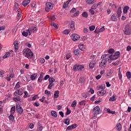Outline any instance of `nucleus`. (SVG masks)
Segmentation results:
<instances>
[{"label": "nucleus", "instance_id": "obj_9", "mask_svg": "<svg viewBox=\"0 0 131 131\" xmlns=\"http://www.w3.org/2000/svg\"><path fill=\"white\" fill-rule=\"evenodd\" d=\"M23 93H24L23 89H19L18 90L14 92V96H15V97H17V96H22V95H23Z\"/></svg>", "mask_w": 131, "mask_h": 131}, {"label": "nucleus", "instance_id": "obj_42", "mask_svg": "<svg viewBox=\"0 0 131 131\" xmlns=\"http://www.w3.org/2000/svg\"><path fill=\"white\" fill-rule=\"evenodd\" d=\"M49 83H53L55 82V79L53 77H50L49 79Z\"/></svg>", "mask_w": 131, "mask_h": 131}, {"label": "nucleus", "instance_id": "obj_33", "mask_svg": "<svg viewBox=\"0 0 131 131\" xmlns=\"http://www.w3.org/2000/svg\"><path fill=\"white\" fill-rule=\"evenodd\" d=\"M82 16L84 18H88V17H89V14H88V12L84 11L82 13Z\"/></svg>", "mask_w": 131, "mask_h": 131}, {"label": "nucleus", "instance_id": "obj_23", "mask_svg": "<svg viewBox=\"0 0 131 131\" xmlns=\"http://www.w3.org/2000/svg\"><path fill=\"white\" fill-rule=\"evenodd\" d=\"M81 96L83 99H86V98L89 97V93H88V92H84L81 94Z\"/></svg>", "mask_w": 131, "mask_h": 131}, {"label": "nucleus", "instance_id": "obj_16", "mask_svg": "<svg viewBox=\"0 0 131 131\" xmlns=\"http://www.w3.org/2000/svg\"><path fill=\"white\" fill-rule=\"evenodd\" d=\"M13 45L15 49V51H18V50L19 49V42H18V41L17 40L14 41Z\"/></svg>", "mask_w": 131, "mask_h": 131}, {"label": "nucleus", "instance_id": "obj_18", "mask_svg": "<svg viewBox=\"0 0 131 131\" xmlns=\"http://www.w3.org/2000/svg\"><path fill=\"white\" fill-rule=\"evenodd\" d=\"M95 65H96V61H92L89 63L90 69H93L94 67H95Z\"/></svg>", "mask_w": 131, "mask_h": 131}, {"label": "nucleus", "instance_id": "obj_61", "mask_svg": "<svg viewBox=\"0 0 131 131\" xmlns=\"http://www.w3.org/2000/svg\"><path fill=\"white\" fill-rule=\"evenodd\" d=\"M36 98H37V95H35L31 98V101H35L36 100Z\"/></svg>", "mask_w": 131, "mask_h": 131}, {"label": "nucleus", "instance_id": "obj_44", "mask_svg": "<svg viewBox=\"0 0 131 131\" xmlns=\"http://www.w3.org/2000/svg\"><path fill=\"white\" fill-rule=\"evenodd\" d=\"M19 88H20V82H18L15 87H14V90H17V89H19Z\"/></svg>", "mask_w": 131, "mask_h": 131}, {"label": "nucleus", "instance_id": "obj_24", "mask_svg": "<svg viewBox=\"0 0 131 131\" xmlns=\"http://www.w3.org/2000/svg\"><path fill=\"white\" fill-rule=\"evenodd\" d=\"M116 128L117 129V130H118V131H120L121 130V124L120 123H118L117 124L116 126Z\"/></svg>", "mask_w": 131, "mask_h": 131}, {"label": "nucleus", "instance_id": "obj_36", "mask_svg": "<svg viewBox=\"0 0 131 131\" xmlns=\"http://www.w3.org/2000/svg\"><path fill=\"white\" fill-rule=\"evenodd\" d=\"M80 106H85V100H82L79 102Z\"/></svg>", "mask_w": 131, "mask_h": 131}, {"label": "nucleus", "instance_id": "obj_39", "mask_svg": "<svg viewBox=\"0 0 131 131\" xmlns=\"http://www.w3.org/2000/svg\"><path fill=\"white\" fill-rule=\"evenodd\" d=\"M50 24L51 26H53L54 27H55V28H56V29H58V25L55 24V23L54 22H51Z\"/></svg>", "mask_w": 131, "mask_h": 131}, {"label": "nucleus", "instance_id": "obj_30", "mask_svg": "<svg viewBox=\"0 0 131 131\" xmlns=\"http://www.w3.org/2000/svg\"><path fill=\"white\" fill-rule=\"evenodd\" d=\"M9 120L12 122L15 120V118L14 117V114H10V115L9 116Z\"/></svg>", "mask_w": 131, "mask_h": 131}, {"label": "nucleus", "instance_id": "obj_13", "mask_svg": "<svg viewBox=\"0 0 131 131\" xmlns=\"http://www.w3.org/2000/svg\"><path fill=\"white\" fill-rule=\"evenodd\" d=\"M79 82L81 85H84L85 83V78L84 77H81L79 78Z\"/></svg>", "mask_w": 131, "mask_h": 131}, {"label": "nucleus", "instance_id": "obj_25", "mask_svg": "<svg viewBox=\"0 0 131 131\" xmlns=\"http://www.w3.org/2000/svg\"><path fill=\"white\" fill-rule=\"evenodd\" d=\"M11 57V53L7 52L6 54L3 56L4 59H7V58H9Z\"/></svg>", "mask_w": 131, "mask_h": 131}, {"label": "nucleus", "instance_id": "obj_40", "mask_svg": "<svg viewBox=\"0 0 131 131\" xmlns=\"http://www.w3.org/2000/svg\"><path fill=\"white\" fill-rule=\"evenodd\" d=\"M97 90H105V85H101L99 86H98L97 88Z\"/></svg>", "mask_w": 131, "mask_h": 131}, {"label": "nucleus", "instance_id": "obj_27", "mask_svg": "<svg viewBox=\"0 0 131 131\" xmlns=\"http://www.w3.org/2000/svg\"><path fill=\"white\" fill-rule=\"evenodd\" d=\"M129 10V7L128 6H125L123 8V13L124 14H126L127 13V11Z\"/></svg>", "mask_w": 131, "mask_h": 131}, {"label": "nucleus", "instance_id": "obj_1", "mask_svg": "<svg viewBox=\"0 0 131 131\" xmlns=\"http://www.w3.org/2000/svg\"><path fill=\"white\" fill-rule=\"evenodd\" d=\"M23 55L26 57V58H28V59H32L33 58V52L30 49L25 48L23 51Z\"/></svg>", "mask_w": 131, "mask_h": 131}, {"label": "nucleus", "instance_id": "obj_29", "mask_svg": "<svg viewBox=\"0 0 131 131\" xmlns=\"http://www.w3.org/2000/svg\"><path fill=\"white\" fill-rule=\"evenodd\" d=\"M51 114L52 116H53V117H57V112L55 111H52L51 112Z\"/></svg>", "mask_w": 131, "mask_h": 131}, {"label": "nucleus", "instance_id": "obj_28", "mask_svg": "<svg viewBox=\"0 0 131 131\" xmlns=\"http://www.w3.org/2000/svg\"><path fill=\"white\" fill-rule=\"evenodd\" d=\"M79 49H80L81 51H84V50L85 49V47L84 45L80 44L79 45Z\"/></svg>", "mask_w": 131, "mask_h": 131}, {"label": "nucleus", "instance_id": "obj_53", "mask_svg": "<svg viewBox=\"0 0 131 131\" xmlns=\"http://www.w3.org/2000/svg\"><path fill=\"white\" fill-rule=\"evenodd\" d=\"M18 13L17 14V19H18V20H20V19H21V13L19 12L18 10Z\"/></svg>", "mask_w": 131, "mask_h": 131}, {"label": "nucleus", "instance_id": "obj_8", "mask_svg": "<svg viewBox=\"0 0 131 131\" xmlns=\"http://www.w3.org/2000/svg\"><path fill=\"white\" fill-rule=\"evenodd\" d=\"M71 38L73 41H76V40H78L80 38V36L77 34H73L71 35Z\"/></svg>", "mask_w": 131, "mask_h": 131}, {"label": "nucleus", "instance_id": "obj_35", "mask_svg": "<svg viewBox=\"0 0 131 131\" xmlns=\"http://www.w3.org/2000/svg\"><path fill=\"white\" fill-rule=\"evenodd\" d=\"M76 105H77V102L76 101V100H74V101H73L71 104V107H73V108H74L76 107Z\"/></svg>", "mask_w": 131, "mask_h": 131}, {"label": "nucleus", "instance_id": "obj_50", "mask_svg": "<svg viewBox=\"0 0 131 131\" xmlns=\"http://www.w3.org/2000/svg\"><path fill=\"white\" fill-rule=\"evenodd\" d=\"M97 8H98V5H97V4H93L91 9L92 10H96Z\"/></svg>", "mask_w": 131, "mask_h": 131}, {"label": "nucleus", "instance_id": "obj_31", "mask_svg": "<svg viewBox=\"0 0 131 131\" xmlns=\"http://www.w3.org/2000/svg\"><path fill=\"white\" fill-rule=\"evenodd\" d=\"M13 100L14 101V102H20L21 98L18 96L17 97H14Z\"/></svg>", "mask_w": 131, "mask_h": 131}, {"label": "nucleus", "instance_id": "obj_38", "mask_svg": "<svg viewBox=\"0 0 131 131\" xmlns=\"http://www.w3.org/2000/svg\"><path fill=\"white\" fill-rule=\"evenodd\" d=\"M63 34H65L66 35H68L69 33H70V30H65L63 31Z\"/></svg>", "mask_w": 131, "mask_h": 131}, {"label": "nucleus", "instance_id": "obj_48", "mask_svg": "<svg viewBox=\"0 0 131 131\" xmlns=\"http://www.w3.org/2000/svg\"><path fill=\"white\" fill-rule=\"evenodd\" d=\"M54 86V83H49V85H48V89H49V90H52V88Z\"/></svg>", "mask_w": 131, "mask_h": 131}, {"label": "nucleus", "instance_id": "obj_32", "mask_svg": "<svg viewBox=\"0 0 131 131\" xmlns=\"http://www.w3.org/2000/svg\"><path fill=\"white\" fill-rule=\"evenodd\" d=\"M54 98H58L59 97V91H55L54 94Z\"/></svg>", "mask_w": 131, "mask_h": 131}, {"label": "nucleus", "instance_id": "obj_19", "mask_svg": "<svg viewBox=\"0 0 131 131\" xmlns=\"http://www.w3.org/2000/svg\"><path fill=\"white\" fill-rule=\"evenodd\" d=\"M71 2V0H69L67 1L66 2L64 3L62 6L63 9H66L67 7H68V5H69V3Z\"/></svg>", "mask_w": 131, "mask_h": 131}, {"label": "nucleus", "instance_id": "obj_59", "mask_svg": "<svg viewBox=\"0 0 131 131\" xmlns=\"http://www.w3.org/2000/svg\"><path fill=\"white\" fill-rule=\"evenodd\" d=\"M24 98H27L28 97V93L27 91L24 92Z\"/></svg>", "mask_w": 131, "mask_h": 131}, {"label": "nucleus", "instance_id": "obj_12", "mask_svg": "<svg viewBox=\"0 0 131 131\" xmlns=\"http://www.w3.org/2000/svg\"><path fill=\"white\" fill-rule=\"evenodd\" d=\"M34 31H36V27H33L29 28L28 30V32H29V35H31L32 32H34Z\"/></svg>", "mask_w": 131, "mask_h": 131}, {"label": "nucleus", "instance_id": "obj_49", "mask_svg": "<svg viewBox=\"0 0 131 131\" xmlns=\"http://www.w3.org/2000/svg\"><path fill=\"white\" fill-rule=\"evenodd\" d=\"M118 73L119 79H121V78H122V74H121V72L120 71V70H119Z\"/></svg>", "mask_w": 131, "mask_h": 131}, {"label": "nucleus", "instance_id": "obj_3", "mask_svg": "<svg viewBox=\"0 0 131 131\" xmlns=\"http://www.w3.org/2000/svg\"><path fill=\"white\" fill-rule=\"evenodd\" d=\"M74 71H84V66L81 64H76L73 68Z\"/></svg>", "mask_w": 131, "mask_h": 131}, {"label": "nucleus", "instance_id": "obj_22", "mask_svg": "<svg viewBox=\"0 0 131 131\" xmlns=\"http://www.w3.org/2000/svg\"><path fill=\"white\" fill-rule=\"evenodd\" d=\"M36 77H37V73H34L31 75V80H35Z\"/></svg>", "mask_w": 131, "mask_h": 131}, {"label": "nucleus", "instance_id": "obj_15", "mask_svg": "<svg viewBox=\"0 0 131 131\" xmlns=\"http://www.w3.org/2000/svg\"><path fill=\"white\" fill-rule=\"evenodd\" d=\"M97 95L100 97H102L104 95H106V91L105 90H102L101 91H98L97 92Z\"/></svg>", "mask_w": 131, "mask_h": 131}, {"label": "nucleus", "instance_id": "obj_54", "mask_svg": "<svg viewBox=\"0 0 131 131\" xmlns=\"http://www.w3.org/2000/svg\"><path fill=\"white\" fill-rule=\"evenodd\" d=\"M39 62H40V63H45V62H46V60H45L44 58H39Z\"/></svg>", "mask_w": 131, "mask_h": 131}, {"label": "nucleus", "instance_id": "obj_7", "mask_svg": "<svg viewBox=\"0 0 131 131\" xmlns=\"http://www.w3.org/2000/svg\"><path fill=\"white\" fill-rule=\"evenodd\" d=\"M16 110L18 114H19L20 115H22V114H23V108H22L21 104L19 103H17L16 104Z\"/></svg>", "mask_w": 131, "mask_h": 131}, {"label": "nucleus", "instance_id": "obj_51", "mask_svg": "<svg viewBox=\"0 0 131 131\" xmlns=\"http://www.w3.org/2000/svg\"><path fill=\"white\" fill-rule=\"evenodd\" d=\"M113 65H114V66H117V65H119V61L117 60L116 62H113L112 63Z\"/></svg>", "mask_w": 131, "mask_h": 131}, {"label": "nucleus", "instance_id": "obj_21", "mask_svg": "<svg viewBox=\"0 0 131 131\" xmlns=\"http://www.w3.org/2000/svg\"><path fill=\"white\" fill-rule=\"evenodd\" d=\"M15 112H16V106H14L11 108L10 114H15Z\"/></svg>", "mask_w": 131, "mask_h": 131}, {"label": "nucleus", "instance_id": "obj_55", "mask_svg": "<svg viewBox=\"0 0 131 131\" xmlns=\"http://www.w3.org/2000/svg\"><path fill=\"white\" fill-rule=\"evenodd\" d=\"M114 52H115V51H114V49H110L108 51V54H112V53H114Z\"/></svg>", "mask_w": 131, "mask_h": 131}, {"label": "nucleus", "instance_id": "obj_45", "mask_svg": "<svg viewBox=\"0 0 131 131\" xmlns=\"http://www.w3.org/2000/svg\"><path fill=\"white\" fill-rule=\"evenodd\" d=\"M65 124H67V125H69V124L70 123V119L69 118H67L65 121H64Z\"/></svg>", "mask_w": 131, "mask_h": 131}, {"label": "nucleus", "instance_id": "obj_43", "mask_svg": "<svg viewBox=\"0 0 131 131\" xmlns=\"http://www.w3.org/2000/svg\"><path fill=\"white\" fill-rule=\"evenodd\" d=\"M107 112L109 113V114H115V111H112L110 110V108L107 109Z\"/></svg>", "mask_w": 131, "mask_h": 131}, {"label": "nucleus", "instance_id": "obj_62", "mask_svg": "<svg viewBox=\"0 0 131 131\" xmlns=\"http://www.w3.org/2000/svg\"><path fill=\"white\" fill-rule=\"evenodd\" d=\"M6 29V26H3L0 27V31H2V30H5Z\"/></svg>", "mask_w": 131, "mask_h": 131}, {"label": "nucleus", "instance_id": "obj_10", "mask_svg": "<svg viewBox=\"0 0 131 131\" xmlns=\"http://www.w3.org/2000/svg\"><path fill=\"white\" fill-rule=\"evenodd\" d=\"M99 112H100V107H99V106H97L95 107L93 110V114L95 116L98 115V114H99Z\"/></svg>", "mask_w": 131, "mask_h": 131}, {"label": "nucleus", "instance_id": "obj_2", "mask_svg": "<svg viewBox=\"0 0 131 131\" xmlns=\"http://www.w3.org/2000/svg\"><path fill=\"white\" fill-rule=\"evenodd\" d=\"M122 13L121 7H119L117 10V14L114 13L112 15L111 17V21H117L118 18H120V17H121Z\"/></svg>", "mask_w": 131, "mask_h": 131}, {"label": "nucleus", "instance_id": "obj_5", "mask_svg": "<svg viewBox=\"0 0 131 131\" xmlns=\"http://www.w3.org/2000/svg\"><path fill=\"white\" fill-rule=\"evenodd\" d=\"M120 57V52H116L114 54L108 56L110 58L111 60H116Z\"/></svg>", "mask_w": 131, "mask_h": 131}, {"label": "nucleus", "instance_id": "obj_63", "mask_svg": "<svg viewBox=\"0 0 131 131\" xmlns=\"http://www.w3.org/2000/svg\"><path fill=\"white\" fill-rule=\"evenodd\" d=\"M104 30H105V28H104V26H103L102 28H100V29L99 30V33H100V32H103V31H104Z\"/></svg>", "mask_w": 131, "mask_h": 131}, {"label": "nucleus", "instance_id": "obj_47", "mask_svg": "<svg viewBox=\"0 0 131 131\" xmlns=\"http://www.w3.org/2000/svg\"><path fill=\"white\" fill-rule=\"evenodd\" d=\"M95 28H96V27L95 26H91L89 27V30L90 31H94Z\"/></svg>", "mask_w": 131, "mask_h": 131}, {"label": "nucleus", "instance_id": "obj_34", "mask_svg": "<svg viewBox=\"0 0 131 131\" xmlns=\"http://www.w3.org/2000/svg\"><path fill=\"white\" fill-rule=\"evenodd\" d=\"M95 2V0H86V3L88 4V5H93Z\"/></svg>", "mask_w": 131, "mask_h": 131}, {"label": "nucleus", "instance_id": "obj_58", "mask_svg": "<svg viewBox=\"0 0 131 131\" xmlns=\"http://www.w3.org/2000/svg\"><path fill=\"white\" fill-rule=\"evenodd\" d=\"M71 113V111L69 110V108H67V111L66 112V115H69Z\"/></svg>", "mask_w": 131, "mask_h": 131}, {"label": "nucleus", "instance_id": "obj_37", "mask_svg": "<svg viewBox=\"0 0 131 131\" xmlns=\"http://www.w3.org/2000/svg\"><path fill=\"white\" fill-rule=\"evenodd\" d=\"M126 76L127 77L128 79H130L131 78V73L130 72H127Z\"/></svg>", "mask_w": 131, "mask_h": 131}, {"label": "nucleus", "instance_id": "obj_57", "mask_svg": "<svg viewBox=\"0 0 131 131\" xmlns=\"http://www.w3.org/2000/svg\"><path fill=\"white\" fill-rule=\"evenodd\" d=\"M45 94L47 95L48 96H50V95H51V92L48 90H45Z\"/></svg>", "mask_w": 131, "mask_h": 131}, {"label": "nucleus", "instance_id": "obj_41", "mask_svg": "<svg viewBox=\"0 0 131 131\" xmlns=\"http://www.w3.org/2000/svg\"><path fill=\"white\" fill-rule=\"evenodd\" d=\"M28 34H29V32H28V30H27V32L25 31L23 32L22 35L24 36H28Z\"/></svg>", "mask_w": 131, "mask_h": 131}, {"label": "nucleus", "instance_id": "obj_11", "mask_svg": "<svg viewBox=\"0 0 131 131\" xmlns=\"http://www.w3.org/2000/svg\"><path fill=\"white\" fill-rule=\"evenodd\" d=\"M106 64H107V60H106V59H102L99 64V67H101V68H105V67H106Z\"/></svg>", "mask_w": 131, "mask_h": 131}, {"label": "nucleus", "instance_id": "obj_6", "mask_svg": "<svg viewBox=\"0 0 131 131\" xmlns=\"http://www.w3.org/2000/svg\"><path fill=\"white\" fill-rule=\"evenodd\" d=\"M124 34H126V35H130L131 26L129 24L126 25L124 28Z\"/></svg>", "mask_w": 131, "mask_h": 131}, {"label": "nucleus", "instance_id": "obj_46", "mask_svg": "<svg viewBox=\"0 0 131 131\" xmlns=\"http://www.w3.org/2000/svg\"><path fill=\"white\" fill-rule=\"evenodd\" d=\"M55 19H56V18L55 17V15H51L50 16V17L49 18V20L51 22H53V21H54V20H55Z\"/></svg>", "mask_w": 131, "mask_h": 131}, {"label": "nucleus", "instance_id": "obj_14", "mask_svg": "<svg viewBox=\"0 0 131 131\" xmlns=\"http://www.w3.org/2000/svg\"><path fill=\"white\" fill-rule=\"evenodd\" d=\"M69 26L73 31L75 30V22H74V21L72 20L71 21V24L69 25Z\"/></svg>", "mask_w": 131, "mask_h": 131}, {"label": "nucleus", "instance_id": "obj_26", "mask_svg": "<svg viewBox=\"0 0 131 131\" xmlns=\"http://www.w3.org/2000/svg\"><path fill=\"white\" fill-rule=\"evenodd\" d=\"M116 96L115 95H113L112 97L110 98L109 101L111 102H113V101H116V98H115Z\"/></svg>", "mask_w": 131, "mask_h": 131}, {"label": "nucleus", "instance_id": "obj_20", "mask_svg": "<svg viewBox=\"0 0 131 131\" xmlns=\"http://www.w3.org/2000/svg\"><path fill=\"white\" fill-rule=\"evenodd\" d=\"M38 131H42L43 129V127L40 124V122H38V127H37Z\"/></svg>", "mask_w": 131, "mask_h": 131}, {"label": "nucleus", "instance_id": "obj_56", "mask_svg": "<svg viewBox=\"0 0 131 131\" xmlns=\"http://www.w3.org/2000/svg\"><path fill=\"white\" fill-rule=\"evenodd\" d=\"M71 57V54L69 53L67 54L66 55L67 60H69V59H70Z\"/></svg>", "mask_w": 131, "mask_h": 131}, {"label": "nucleus", "instance_id": "obj_64", "mask_svg": "<svg viewBox=\"0 0 131 131\" xmlns=\"http://www.w3.org/2000/svg\"><path fill=\"white\" fill-rule=\"evenodd\" d=\"M70 13H74V12H76V9L75 8H73V9H72L71 10H70Z\"/></svg>", "mask_w": 131, "mask_h": 131}, {"label": "nucleus", "instance_id": "obj_52", "mask_svg": "<svg viewBox=\"0 0 131 131\" xmlns=\"http://www.w3.org/2000/svg\"><path fill=\"white\" fill-rule=\"evenodd\" d=\"M79 15V10H77L76 12L73 14L74 17H77Z\"/></svg>", "mask_w": 131, "mask_h": 131}, {"label": "nucleus", "instance_id": "obj_17", "mask_svg": "<svg viewBox=\"0 0 131 131\" xmlns=\"http://www.w3.org/2000/svg\"><path fill=\"white\" fill-rule=\"evenodd\" d=\"M29 4H30V0H24L22 2V5L24 7H27Z\"/></svg>", "mask_w": 131, "mask_h": 131}, {"label": "nucleus", "instance_id": "obj_4", "mask_svg": "<svg viewBox=\"0 0 131 131\" xmlns=\"http://www.w3.org/2000/svg\"><path fill=\"white\" fill-rule=\"evenodd\" d=\"M53 8H54V4L50 2L46 3V6L45 8L46 12L48 13L50 12L51 10H53Z\"/></svg>", "mask_w": 131, "mask_h": 131}, {"label": "nucleus", "instance_id": "obj_60", "mask_svg": "<svg viewBox=\"0 0 131 131\" xmlns=\"http://www.w3.org/2000/svg\"><path fill=\"white\" fill-rule=\"evenodd\" d=\"M73 129V126H72V125L67 127V129L68 130H71V129Z\"/></svg>", "mask_w": 131, "mask_h": 131}]
</instances>
